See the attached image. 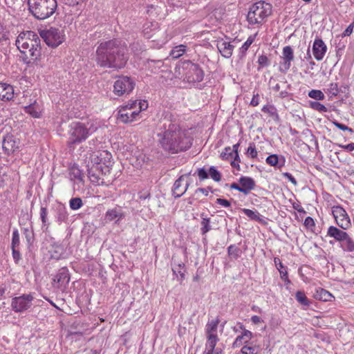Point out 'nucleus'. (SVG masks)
<instances>
[{"label": "nucleus", "mask_w": 354, "mask_h": 354, "mask_svg": "<svg viewBox=\"0 0 354 354\" xmlns=\"http://www.w3.org/2000/svg\"><path fill=\"white\" fill-rule=\"evenodd\" d=\"M157 136L162 148L171 153L185 151L192 144L188 132L170 121H167L159 128Z\"/></svg>", "instance_id": "obj_1"}, {"label": "nucleus", "mask_w": 354, "mask_h": 354, "mask_svg": "<svg viewBox=\"0 0 354 354\" xmlns=\"http://www.w3.org/2000/svg\"><path fill=\"white\" fill-rule=\"evenodd\" d=\"M128 60L127 47L119 39H111L100 44L96 50V62L104 68L120 69Z\"/></svg>", "instance_id": "obj_2"}, {"label": "nucleus", "mask_w": 354, "mask_h": 354, "mask_svg": "<svg viewBox=\"0 0 354 354\" xmlns=\"http://www.w3.org/2000/svg\"><path fill=\"white\" fill-rule=\"evenodd\" d=\"M39 44V38L32 31L23 32L19 35L16 39V46L21 53L24 55V59L31 60L37 59L40 55L41 47Z\"/></svg>", "instance_id": "obj_3"}, {"label": "nucleus", "mask_w": 354, "mask_h": 354, "mask_svg": "<svg viewBox=\"0 0 354 354\" xmlns=\"http://www.w3.org/2000/svg\"><path fill=\"white\" fill-rule=\"evenodd\" d=\"M29 12L37 19L44 20L56 11V0H27Z\"/></svg>", "instance_id": "obj_4"}, {"label": "nucleus", "mask_w": 354, "mask_h": 354, "mask_svg": "<svg viewBox=\"0 0 354 354\" xmlns=\"http://www.w3.org/2000/svg\"><path fill=\"white\" fill-rule=\"evenodd\" d=\"M68 128L67 145L70 148H74L75 145L85 141L97 129L92 124L88 127L85 124L79 122H72Z\"/></svg>", "instance_id": "obj_5"}, {"label": "nucleus", "mask_w": 354, "mask_h": 354, "mask_svg": "<svg viewBox=\"0 0 354 354\" xmlns=\"http://www.w3.org/2000/svg\"><path fill=\"white\" fill-rule=\"evenodd\" d=\"M147 107L148 103L145 100H130L120 109L118 119L123 123L131 122Z\"/></svg>", "instance_id": "obj_6"}, {"label": "nucleus", "mask_w": 354, "mask_h": 354, "mask_svg": "<svg viewBox=\"0 0 354 354\" xmlns=\"http://www.w3.org/2000/svg\"><path fill=\"white\" fill-rule=\"evenodd\" d=\"M272 13L271 4L260 1L252 4L247 15V21L250 25H261Z\"/></svg>", "instance_id": "obj_7"}, {"label": "nucleus", "mask_w": 354, "mask_h": 354, "mask_svg": "<svg viewBox=\"0 0 354 354\" xmlns=\"http://www.w3.org/2000/svg\"><path fill=\"white\" fill-rule=\"evenodd\" d=\"M40 36L46 44L52 48L57 47L65 40L64 30L62 27H50L42 30Z\"/></svg>", "instance_id": "obj_8"}, {"label": "nucleus", "mask_w": 354, "mask_h": 354, "mask_svg": "<svg viewBox=\"0 0 354 354\" xmlns=\"http://www.w3.org/2000/svg\"><path fill=\"white\" fill-rule=\"evenodd\" d=\"M185 79L189 82H201L204 78V72L196 64L186 60L181 64Z\"/></svg>", "instance_id": "obj_9"}, {"label": "nucleus", "mask_w": 354, "mask_h": 354, "mask_svg": "<svg viewBox=\"0 0 354 354\" xmlns=\"http://www.w3.org/2000/svg\"><path fill=\"white\" fill-rule=\"evenodd\" d=\"M136 82L133 78L128 76H120L113 84V93L118 96L129 95L133 90Z\"/></svg>", "instance_id": "obj_10"}, {"label": "nucleus", "mask_w": 354, "mask_h": 354, "mask_svg": "<svg viewBox=\"0 0 354 354\" xmlns=\"http://www.w3.org/2000/svg\"><path fill=\"white\" fill-rule=\"evenodd\" d=\"M33 299L34 296L32 293L15 297L11 301L12 309L15 313L25 312L32 306Z\"/></svg>", "instance_id": "obj_11"}, {"label": "nucleus", "mask_w": 354, "mask_h": 354, "mask_svg": "<svg viewBox=\"0 0 354 354\" xmlns=\"http://www.w3.org/2000/svg\"><path fill=\"white\" fill-rule=\"evenodd\" d=\"M220 322L218 317L215 319H209L205 326V333L207 337V345L210 346L212 348L216 346L219 341L218 337V327Z\"/></svg>", "instance_id": "obj_12"}, {"label": "nucleus", "mask_w": 354, "mask_h": 354, "mask_svg": "<svg viewBox=\"0 0 354 354\" xmlns=\"http://www.w3.org/2000/svg\"><path fill=\"white\" fill-rule=\"evenodd\" d=\"M332 214L336 224L342 230H346L351 227V221L346 211L341 206L337 205L332 207Z\"/></svg>", "instance_id": "obj_13"}, {"label": "nucleus", "mask_w": 354, "mask_h": 354, "mask_svg": "<svg viewBox=\"0 0 354 354\" xmlns=\"http://www.w3.org/2000/svg\"><path fill=\"white\" fill-rule=\"evenodd\" d=\"M91 161L95 163L96 168L102 169V165H104L106 169L111 165L112 155L108 151H98L94 152L91 156Z\"/></svg>", "instance_id": "obj_14"}, {"label": "nucleus", "mask_w": 354, "mask_h": 354, "mask_svg": "<svg viewBox=\"0 0 354 354\" xmlns=\"http://www.w3.org/2000/svg\"><path fill=\"white\" fill-rule=\"evenodd\" d=\"M283 62L279 64V70L280 72L286 73L291 66V62L294 59L293 49L290 46H286L282 50Z\"/></svg>", "instance_id": "obj_15"}, {"label": "nucleus", "mask_w": 354, "mask_h": 354, "mask_svg": "<svg viewBox=\"0 0 354 354\" xmlns=\"http://www.w3.org/2000/svg\"><path fill=\"white\" fill-rule=\"evenodd\" d=\"M187 175L180 176L174 183L172 194L175 198L182 196L187 190L189 183L186 180Z\"/></svg>", "instance_id": "obj_16"}, {"label": "nucleus", "mask_w": 354, "mask_h": 354, "mask_svg": "<svg viewBox=\"0 0 354 354\" xmlns=\"http://www.w3.org/2000/svg\"><path fill=\"white\" fill-rule=\"evenodd\" d=\"M69 281V271L65 267L60 268L53 278L54 286L57 288H66Z\"/></svg>", "instance_id": "obj_17"}, {"label": "nucleus", "mask_w": 354, "mask_h": 354, "mask_svg": "<svg viewBox=\"0 0 354 354\" xmlns=\"http://www.w3.org/2000/svg\"><path fill=\"white\" fill-rule=\"evenodd\" d=\"M312 51L315 59L321 61L326 53L327 46L321 38L316 37L313 44Z\"/></svg>", "instance_id": "obj_18"}, {"label": "nucleus", "mask_w": 354, "mask_h": 354, "mask_svg": "<svg viewBox=\"0 0 354 354\" xmlns=\"http://www.w3.org/2000/svg\"><path fill=\"white\" fill-rule=\"evenodd\" d=\"M125 216V214L122 207L115 206L112 209H109L105 214V220L109 222L113 221L115 223H119Z\"/></svg>", "instance_id": "obj_19"}, {"label": "nucleus", "mask_w": 354, "mask_h": 354, "mask_svg": "<svg viewBox=\"0 0 354 354\" xmlns=\"http://www.w3.org/2000/svg\"><path fill=\"white\" fill-rule=\"evenodd\" d=\"M14 88L12 85L0 82V100L10 101L14 97Z\"/></svg>", "instance_id": "obj_20"}, {"label": "nucleus", "mask_w": 354, "mask_h": 354, "mask_svg": "<svg viewBox=\"0 0 354 354\" xmlns=\"http://www.w3.org/2000/svg\"><path fill=\"white\" fill-rule=\"evenodd\" d=\"M102 169L96 168V165H93L88 170V177L90 181L95 185L103 184L104 181L102 178Z\"/></svg>", "instance_id": "obj_21"}, {"label": "nucleus", "mask_w": 354, "mask_h": 354, "mask_svg": "<svg viewBox=\"0 0 354 354\" xmlns=\"http://www.w3.org/2000/svg\"><path fill=\"white\" fill-rule=\"evenodd\" d=\"M2 148L4 152L8 155L17 150L18 146L12 136L7 135L4 137L2 142Z\"/></svg>", "instance_id": "obj_22"}, {"label": "nucleus", "mask_w": 354, "mask_h": 354, "mask_svg": "<svg viewBox=\"0 0 354 354\" xmlns=\"http://www.w3.org/2000/svg\"><path fill=\"white\" fill-rule=\"evenodd\" d=\"M217 48L223 57L230 58L233 53L234 46L226 41H219L217 43Z\"/></svg>", "instance_id": "obj_23"}, {"label": "nucleus", "mask_w": 354, "mask_h": 354, "mask_svg": "<svg viewBox=\"0 0 354 354\" xmlns=\"http://www.w3.org/2000/svg\"><path fill=\"white\" fill-rule=\"evenodd\" d=\"M24 111L32 118H39L41 116L42 107L37 101H34V102L24 106Z\"/></svg>", "instance_id": "obj_24"}, {"label": "nucleus", "mask_w": 354, "mask_h": 354, "mask_svg": "<svg viewBox=\"0 0 354 354\" xmlns=\"http://www.w3.org/2000/svg\"><path fill=\"white\" fill-rule=\"evenodd\" d=\"M327 235L335 239L337 241L342 242L348 234L344 230H341L340 229L331 225L328 228Z\"/></svg>", "instance_id": "obj_25"}, {"label": "nucleus", "mask_w": 354, "mask_h": 354, "mask_svg": "<svg viewBox=\"0 0 354 354\" xmlns=\"http://www.w3.org/2000/svg\"><path fill=\"white\" fill-rule=\"evenodd\" d=\"M239 182L243 188L244 194H248L251 190L254 189L255 187V182L250 177L241 176Z\"/></svg>", "instance_id": "obj_26"}, {"label": "nucleus", "mask_w": 354, "mask_h": 354, "mask_svg": "<svg viewBox=\"0 0 354 354\" xmlns=\"http://www.w3.org/2000/svg\"><path fill=\"white\" fill-rule=\"evenodd\" d=\"M258 35V32H256L254 35H250L247 40L243 44V45L239 48V56L240 58H243L245 56L246 53L251 46V44L254 41L257 36Z\"/></svg>", "instance_id": "obj_27"}, {"label": "nucleus", "mask_w": 354, "mask_h": 354, "mask_svg": "<svg viewBox=\"0 0 354 354\" xmlns=\"http://www.w3.org/2000/svg\"><path fill=\"white\" fill-rule=\"evenodd\" d=\"M274 263L277 269L279 272L280 277L281 278V279L286 282L287 281L288 283H290V281L288 278V272L285 268L283 264L281 263L280 259L279 257H274Z\"/></svg>", "instance_id": "obj_28"}, {"label": "nucleus", "mask_w": 354, "mask_h": 354, "mask_svg": "<svg viewBox=\"0 0 354 354\" xmlns=\"http://www.w3.org/2000/svg\"><path fill=\"white\" fill-rule=\"evenodd\" d=\"M239 146H240V142H238L236 144H234L232 146V148H231V150H233V154L235 155V161L231 162V166L233 168L236 169L237 171L241 170V167H240V165H239L241 162V158H240L239 154Z\"/></svg>", "instance_id": "obj_29"}, {"label": "nucleus", "mask_w": 354, "mask_h": 354, "mask_svg": "<svg viewBox=\"0 0 354 354\" xmlns=\"http://www.w3.org/2000/svg\"><path fill=\"white\" fill-rule=\"evenodd\" d=\"M201 234L205 235L209 231L211 230L212 227L210 225V218H208L204 213L201 214Z\"/></svg>", "instance_id": "obj_30"}, {"label": "nucleus", "mask_w": 354, "mask_h": 354, "mask_svg": "<svg viewBox=\"0 0 354 354\" xmlns=\"http://www.w3.org/2000/svg\"><path fill=\"white\" fill-rule=\"evenodd\" d=\"M187 46L183 44H180L175 46L170 52V56L174 59H178L182 56L186 51Z\"/></svg>", "instance_id": "obj_31"}, {"label": "nucleus", "mask_w": 354, "mask_h": 354, "mask_svg": "<svg viewBox=\"0 0 354 354\" xmlns=\"http://www.w3.org/2000/svg\"><path fill=\"white\" fill-rule=\"evenodd\" d=\"M316 298L324 301H330L334 298V297L326 290L321 288L317 291Z\"/></svg>", "instance_id": "obj_32"}, {"label": "nucleus", "mask_w": 354, "mask_h": 354, "mask_svg": "<svg viewBox=\"0 0 354 354\" xmlns=\"http://www.w3.org/2000/svg\"><path fill=\"white\" fill-rule=\"evenodd\" d=\"M220 157L223 160L235 161V155L233 154V150H231L230 147H226L221 153Z\"/></svg>", "instance_id": "obj_33"}, {"label": "nucleus", "mask_w": 354, "mask_h": 354, "mask_svg": "<svg viewBox=\"0 0 354 354\" xmlns=\"http://www.w3.org/2000/svg\"><path fill=\"white\" fill-rule=\"evenodd\" d=\"M325 92L330 95V98L336 97L339 93L338 84L335 82L330 83Z\"/></svg>", "instance_id": "obj_34"}, {"label": "nucleus", "mask_w": 354, "mask_h": 354, "mask_svg": "<svg viewBox=\"0 0 354 354\" xmlns=\"http://www.w3.org/2000/svg\"><path fill=\"white\" fill-rule=\"evenodd\" d=\"M295 298L297 301L303 306H309L310 301L307 297L306 296L304 292L303 291H297L295 294Z\"/></svg>", "instance_id": "obj_35"}, {"label": "nucleus", "mask_w": 354, "mask_h": 354, "mask_svg": "<svg viewBox=\"0 0 354 354\" xmlns=\"http://www.w3.org/2000/svg\"><path fill=\"white\" fill-rule=\"evenodd\" d=\"M163 65V62L161 60H150L147 62V66L151 69L152 73H157L158 70Z\"/></svg>", "instance_id": "obj_36"}, {"label": "nucleus", "mask_w": 354, "mask_h": 354, "mask_svg": "<svg viewBox=\"0 0 354 354\" xmlns=\"http://www.w3.org/2000/svg\"><path fill=\"white\" fill-rule=\"evenodd\" d=\"M83 205L82 200L79 198H72L69 201V206L72 210H77L80 209Z\"/></svg>", "instance_id": "obj_37"}, {"label": "nucleus", "mask_w": 354, "mask_h": 354, "mask_svg": "<svg viewBox=\"0 0 354 354\" xmlns=\"http://www.w3.org/2000/svg\"><path fill=\"white\" fill-rule=\"evenodd\" d=\"M308 97L316 100H324L325 95L320 90L313 89L308 92Z\"/></svg>", "instance_id": "obj_38"}, {"label": "nucleus", "mask_w": 354, "mask_h": 354, "mask_svg": "<svg viewBox=\"0 0 354 354\" xmlns=\"http://www.w3.org/2000/svg\"><path fill=\"white\" fill-rule=\"evenodd\" d=\"M245 154L248 157L252 159L256 158L258 156V152L256 149L255 145L253 142H250L246 150Z\"/></svg>", "instance_id": "obj_39"}, {"label": "nucleus", "mask_w": 354, "mask_h": 354, "mask_svg": "<svg viewBox=\"0 0 354 354\" xmlns=\"http://www.w3.org/2000/svg\"><path fill=\"white\" fill-rule=\"evenodd\" d=\"M310 107L314 110H316L321 113H325L328 111V109L322 104L317 101L310 102Z\"/></svg>", "instance_id": "obj_40"}, {"label": "nucleus", "mask_w": 354, "mask_h": 354, "mask_svg": "<svg viewBox=\"0 0 354 354\" xmlns=\"http://www.w3.org/2000/svg\"><path fill=\"white\" fill-rule=\"evenodd\" d=\"M184 267V264H178L177 267L172 269L173 273L176 275L178 281H182L185 278V274L181 270V268Z\"/></svg>", "instance_id": "obj_41"}, {"label": "nucleus", "mask_w": 354, "mask_h": 354, "mask_svg": "<svg viewBox=\"0 0 354 354\" xmlns=\"http://www.w3.org/2000/svg\"><path fill=\"white\" fill-rule=\"evenodd\" d=\"M344 250L348 252H354V241L349 236L343 240Z\"/></svg>", "instance_id": "obj_42"}, {"label": "nucleus", "mask_w": 354, "mask_h": 354, "mask_svg": "<svg viewBox=\"0 0 354 354\" xmlns=\"http://www.w3.org/2000/svg\"><path fill=\"white\" fill-rule=\"evenodd\" d=\"M209 175L211 178L216 182L220 181L221 179V173L214 166L210 167L209 169Z\"/></svg>", "instance_id": "obj_43"}, {"label": "nucleus", "mask_w": 354, "mask_h": 354, "mask_svg": "<svg viewBox=\"0 0 354 354\" xmlns=\"http://www.w3.org/2000/svg\"><path fill=\"white\" fill-rule=\"evenodd\" d=\"M257 63L259 64V70L260 68L267 67L270 64V60L268 57L265 55H261L258 57Z\"/></svg>", "instance_id": "obj_44"}, {"label": "nucleus", "mask_w": 354, "mask_h": 354, "mask_svg": "<svg viewBox=\"0 0 354 354\" xmlns=\"http://www.w3.org/2000/svg\"><path fill=\"white\" fill-rule=\"evenodd\" d=\"M266 162L272 167H277L279 162V156L277 154H272L266 158Z\"/></svg>", "instance_id": "obj_45"}, {"label": "nucleus", "mask_w": 354, "mask_h": 354, "mask_svg": "<svg viewBox=\"0 0 354 354\" xmlns=\"http://www.w3.org/2000/svg\"><path fill=\"white\" fill-rule=\"evenodd\" d=\"M20 243L19 234L16 229L12 232L11 248H17Z\"/></svg>", "instance_id": "obj_46"}, {"label": "nucleus", "mask_w": 354, "mask_h": 354, "mask_svg": "<svg viewBox=\"0 0 354 354\" xmlns=\"http://www.w3.org/2000/svg\"><path fill=\"white\" fill-rule=\"evenodd\" d=\"M242 212L251 219L253 220H259V213L257 211H253L249 209L243 208Z\"/></svg>", "instance_id": "obj_47"}, {"label": "nucleus", "mask_w": 354, "mask_h": 354, "mask_svg": "<svg viewBox=\"0 0 354 354\" xmlns=\"http://www.w3.org/2000/svg\"><path fill=\"white\" fill-rule=\"evenodd\" d=\"M261 111L264 113H268L271 116L277 115V109L273 105H270V104L264 105L262 107Z\"/></svg>", "instance_id": "obj_48"}, {"label": "nucleus", "mask_w": 354, "mask_h": 354, "mask_svg": "<svg viewBox=\"0 0 354 354\" xmlns=\"http://www.w3.org/2000/svg\"><path fill=\"white\" fill-rule=\"evenodd\" d=\"M71 176L72 178L78 182H83V174L78 169H73L71 173Z\"/></svg>", "instance_id": "obj_49"}, {"label": "nucleus", "mask_w": 354, "mask_h": 354, "mask_svg": "<svg viewBox=\"0 0 354 354\" xmlns=\"http://www.w3.org/2000/svg\"><path fill=\"white\" fill-rule=\"evenodd\" d=\"M68 218V213L64 207H62L58 209L57 212V221L59 222H63L66 221Z\"/></svg>", "instance_id": "obj_50"}, {"label": "nucleus", "mask_w": 354, "mask_h": 354, "mask_svg": "<svg viewBox=\"0 0 354 354\" xmlns=\"http://www.w3.org/2000/svg\"><path fill=\"white\" fill-rule=\"evenodd\" d=\"M39 215L43 226H47L48 225L47 223L48 209L46 207H41Z\"/></svg>", "instance_id": "obj_51"}, {"label": "nucleus", "mask_w": 354, "mask_h": 354, "mask_svg": "<svg viewBox=\"0 0 354 354\" xmlns=\"http://www.w3.org/2000/svg\"><path fill=\"white\" fill-rule=\"evenodd\" d=\"M9 38V32L0 23V42L8 40Z\"/></svg>", "instance_id": "obj_52"}, {"label": "nucleus", "mask_w": 354, "mask_h": 354, "mask_svg": "<svg viewBox=\"0 0 354 354\" xmlns=\"http://www.w3.org/2000/svg\"><path fill=\"white\" fill-rule=\"evenodd\" d=\"M243 354H257L258 349L254 346H244L241 348Z\"/></svg>", "instance_id": "obj_53"}, {"label": "nucleus", "mask_w": 354, "mask_h": 354, "mask_svg": "<svg viewBox=\"0 0 354 354\" xmlns=\"http://www.w3.org/2000/svg\"><path fill=\"white\" fill-rule=\"evenodd\" d=\"M240 328L243 329V333L241 334L244 343H247L250 341L252 337V333L248 330H246L243 328V325H241Z\"/></svg>", "instance_id": "obj_54"}, {"label": "nucleus", "mask_w": 354, "mask_h": 354, "mask_svg": "<svg viewBox=\"0 0 354 354\" xmlns=\"http://www.w3.org/2000/svg\"><path fill=\"white\" fill-rule=\"evenodd\" d=\"M227 250L230 255L233 256L235 258L239 257L240 250L236 246L231 245L228 247Z\"/></svg>", "instance_id": "obj_55"}, {"label": "nucleus", "mask_w": 354, "mask_h": 354, "mask_svg": "<svg viewBox=\"0 0 354 354\" xmlns=\"http://www.w3.org/2000/svg\"><path fill=\"white\" fill-rule=\"evenodd\" d=\"M304 224L305 227L309 230H313V228L315 227V221L310 216H307L305 218Z\"/></svg>", "instance_id": "obj_56"}, {"label": "nucleus", "mask_w": 354, "mask_h": 354, "mask_svg": "<svg viewBox=\"0 0 354 354\" xmlns=\"http://www.w3.org/2000/svg\"><path fill=\"white\" fill-rule=\"evenodd\" d=\"M333 124L340 130L348 131L349 132L353 133V129L344 124L339 123L337 121H333Z\"/></svg>", "instance_id": "obj_57"}, {"label": "nucleus", "mask_w": 354, "mask_h": 354, "mask_svg": "<svg viewBox=\"0 0 354 354\" xmlns=\"http://www.w3.org/2000/svg\"><path fill=\"white\" fill-rule=\"evenodd\" d=\"M197 174L201 180L208 178V172L204 168H200L197 170Z\"/></svg>", "instance_id": "obj_58"}, {"label": "nucleus", "mask_w": 354, "mask_h": 354, "mask_svg": "<svg viewBox=\"0 0 354 354\" xmlns=\"http://www.w3.org/2000/svg\"><path fill=\"white\" fill-rule=\"evenodd\" d=\"M216 203L218 205H219L222 207H230L231 206V203L228 200L221 198H217L216 201Z\"/></svg>", "instance_id": "obj_59"}, {"label": "nucleus", "mask_w": 354, "mask_h": 354, "mask_svg": "<svg viewBox=\"0 0 354 354\" xmlns=\"http://www.w3.org/2000/svg\"><path fill=\"white\" fill-rule=\"evenodd\" d=\"M12 257L15 263H18L21 259V254L17 248H12Z\"/></svg>", "instance_id": "obj_60"}, {"label": "nucleus", "mask_w": 354, "mask_h": 354, "mask_svg": "<svg viewBox=\"0 0 354 354\" xmlns=\"http://www.w3.org/2000/svg\"><path fill=\"white\" fill-rule=\"evenodd\" d=\"M56 249L57 250L55 251V252L51 254V257L54 259H58L62 256L63 249L61 246L56 247Z\"/></svg>", "instance_id": "obj_61"}, {"label": "nucleus", "mask_w": 354, "mask_h": 354, "mask_svg": "<svg viewBox=\"0 0 354 354\" xmlns=\"http://www.w3.org/2000/svg\"><path fill=\"white\" fill-rule=\"evenodd\" d=\"M353 28H354V24L352 23L343 32L342 37H347V36L351 35L353 31Z\"/></svg>", "instance_id": "obj_62"}, {"label": "nucleus", "mask_w": 354, "mask_h": 354, "mask_svg": "<svg viewBox=\"0 0 354 354\" xmlns=\"http://www.w3.org/2000/svg\"><path fill=\"white\" fill-rule=\"evenodd\" d=\"M259 104V95L258 93L253 95L250 104L252 106H257Z\"/></svg>", "instance_id": "obj_63"}, {"label": "nucleus", "mask_w": 354, "mask_h": 354, "mask_svg": "<svg viewBox=\"0 0 354 354\" xmlns=\"http://www.w3.org/2000/svg\"><path fill=\"white\" fill-rule=\"evenodd\" d=\"M283 175L286 178H287L289 181H290L294 185H297V182L296 179L293 177V176L291 174H290L288 172H286V173H283Z\"/></svg>", "instance_id": "obj_64"}]
</instances>
